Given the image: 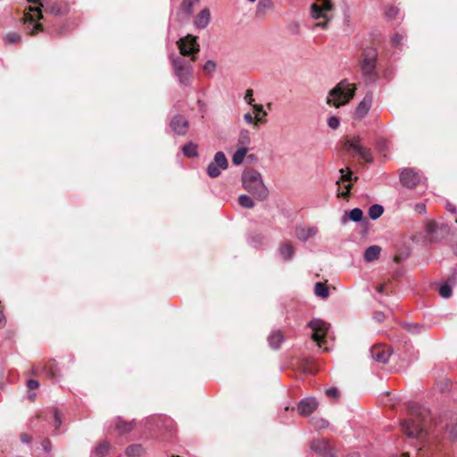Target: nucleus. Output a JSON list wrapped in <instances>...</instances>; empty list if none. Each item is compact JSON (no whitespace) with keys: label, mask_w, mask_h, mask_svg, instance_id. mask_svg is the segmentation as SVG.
Returning <instances> with one entry per match:
<instances>
[{"label":"nucleus","mask_w":457,"mask_h":457,"mask_svg":"<svg viewBox=\"0 0 457 457\" xmlns=\"http://www.w3.org/2000/svg\"><path fill=\"white\" fill-rule=\"evenodd\" d=\"M251 105L253 106V108L256 112H263V114H264V115H266V112H263V107H262V105H261V104H251Z\"/></svg>","instance_id":"nucleus-58"},{"label":"nucleus","mask_w":457,"mask_h":457,"mask_svg":"<svg viewBox=\"0 0 457 457\" xmlns=\"http://www.w3.org/2000/svg\"><path fill=\"white\" fill-rule=\"evenodd\" d=\"M254 119H255V118H254L251 113H249V112H248V113H245V114L244 115V120H245V122H247L248 124H252V123H253Z\"/></svg>","instance_id":"nucleus-52"},{"label":"nucleus","mask_w":457,"mask_h":457,"mask_svg":"<svg viewBox=\"0 0 457 457\" xmlns=\"http://www.w3.org/2000/svg\"><path fill=\"white\" fill-rule=\"evenodd\" d=\"M392 354V350L386 345H376L370 348V355L378 363L386 364Z\"/></svg>","instance_id":"nucleus-12"},{"label":"nucleus","mask_w":457,"mask_h":457,"mask_svg":"<svg viewBox=\"0 0 457 457\" xmlns=\"http://www.w3.org/2000/svg\"><path fill=\"white\" fill-rule=\"evenodd\" d=\"M145 453V449L140 444L130 445L125 450V454L128 457H142Z\"/></svg>","instance_id":"nucleus-25"},{"label":"nucleus","mask_w":457,"mask_h":457,"mask_svg":"<svg viewBox=\"0 0 457 457\" xmlns=\"http://www.w3.org/2000/svg\"><path fill=\"white\" fill-rule=\"evenodd\" d=\"M5 323V320H4V317L3 315V313L0 312V328H2Z\"/></svg>","instance_id":"nucleus-60"},{"label":"nucleus","mask_w":457,"mask_h":457,"mask_svg":"<svg viewBox=\"0 0 457 457\" xmlns=\"http://www.w3.org/2000/svg\"><path fill=\"white\" fill-rule=\"evenodd\" d=\"M318 407V402L313 397H306L303 399L298 404V412L306 416L314 411Z\"/></svg>","instance_id":"nucleus-19"},{"label":"nucleus","mask_w":457,"mask_h":457,"mask_svg":"<svg viewBox=\"0 0 457 457\" xmlns=\"http://www.w3.org/2000/svg\"><path fill=\"white\" fill-rule=\"evenodd\" d=\"M397 14H398V9L394 6L388 7L386 11V16L388 19H395V18H396Z\"/></svg>","instance_id":"nucleus-45"},{"label":"nucleus","mask_w":457,"mask_h":457,"mask_svg":"<svg viewBox=\"0 0 457 457\" xmlns=\"http://www.w3.org/2000/svg\"><path fill=\"white\" fill-rule=\"evenodd\" d=\"M284 340V337L279 330L273 331L268 338L270 347L278 349Z\"/></svg>","instance_id":"nucleus-29"},{"label":"nucleus","mask_w":457,"mask_h":457,"mask_svg":"<svg viewBox=\"0 0 457 457\" xmlns=\"http://www.w3.org/2000/svg\"><path fill=\"white\" fill-rule=\"evenodd\" d=\"M216 63L214 61L212 60H208L204 65V71L206 73V74H212L215 70H216Z\"/></svg>","instance_id":"nucleus-41"},{"label":"nucleus","mask_w":457,"mask_h":457,"mask_svg":"<svg viewBox=\"0 0 457 457\" xmlns=\"http://www.w3.org/2000/svg\"><path fill=\"white\" fill-rule=\"evenodd\" d=\"M378 50L375 47H365L359 60L360 70L367 83H375L378 79L377 72Z\"/></svg>","instance_id":"nucleus-3"},{"label":"nucleus","mask_w":457,"mask_h":457,"mask_svg":"<svg viewBox=\"0 0 457 457\" xmlns=\"http://www.w3.org/2000/svg\"><path fill=\"white\" fill-rule=\"evenodd\" d=\"M324 19H325V21H324L317 22V23L315 24V27H320V28H321V29H326V28H327V25H328V21H329V17H328V16H327V18H324Z\"/></svg>","instance_id":"nucleus-53"},{"label":"nucleus","mask_w":457,"mask_h":457,"mask_svg":"<svg viewBox=\"0 0 457 457\" xmlns=\"http://www.w3.org/2000/svg\"><path fill=\"white\" fill-rule=\"evenodd\" d=\"M110 450V445L106 441L100 442L92 451L90 457H105Z\"/></svg>","instance_id":"nucleus-27"},{"label":"nucleus","mask_w":457,"mask_h":457,"mask_svg":"<svg viewBox=\"0 0 457 457\" xmlns=\"http://www.w3.org/2000/svg\"><path fill=\"white\" fill-rule=\"evenodd\" d=\"M43 373L51 379H56L59 377V370L54 361H48L42 369Z\"/></svg>","instance_id":"nucleus-26"},{"label":"nucleus","mask_w":457,"mask_h":457,"mask_svg":"<svg viewBox=\"0 0 457 457\" xmlns=\"http://www.w3.org/2000/svg\"><path fill=\"white\" fill-rule=\"evenodd\" d=\"M318 233V228L314 226L312 227H297L295 229L296 237L303 241L306 242L309 238L313 237Z\"/></svg>","instance_id":"nucleus-20"},{"label":"nucleus","mask_w":457,"mask_h":457,"mask_svg":"<svg viewBox=\"0 0 457 457\" xmlns=\"http://www.w3.org/2000/svg\"><path fill=\"white\" fill-rule=\"evenodd\" d=\"M355 91V84L350 83L347 79H343L329 91L327 104L337 108L343 106L354 96Z\"/></svg>","instance_id":"nucleus-4"},{"label":"nucleus","mask_w":457,"mask_h":457,"mask_svg":"<svg viewBox=\"0 0 457 457\" xmlns=\"http://www.w3.org/2000/svg\"><path fill=\"white\" fill-rule=\"evenodd\" d=\"M453 253L457 256V243L453 245Z\"/></svg>","instance_id":"nucleus-62"},{"label":"nucleus","mask_w":457,"mask_h":457,"mask_svg":"<svg viewBox=\"0 0 457 457\" xmlns=\"http://www.w3.org/2000/svg\"><path fill=\"white\" fill-rule=\"evenodd\" d=\"M415 210H416L418 212L422 213V212H425V210H426V206H425V204H417L415 205Z\"/></svg>","instance_id":"nucleus-55"},{"label":"nucleus","mask_w":457,"mask_h":457,"mask_svg":"<svg viewBox=\"0 0 457 457\" xmlns=\"http://www.w3.org/2000/svg\"><path fill=\"white\" fill-rule=\"evenodd\" d=\"M28 2L38 4V6H29L26 8L21 19L25 31L33 36L43 30L42 25L38 23V21L43 19L41 7L44 5L39 0H28Z\"/></svg>","instance_id":"nucleus-6"},{"label":"nucleus","mask_w":457,"mask_h":457,"mask_svg":"<svg viewBox=\"0 0 457 457\" xmlns=\"http://www.w3.org/2000/svg\"><path fill=\"white\" fill-rule=\"evenodd\" d=\"M384 290H385V286H384V285H378V286L377 287V291H378V293H380V294H381V293H383V292H384Z\"/></svg>","instance_id":"nucleus-61"},{"label":"nucleus","mask_w":457,"mask_h":457,"mask_svg":"<svg viewBox=\"0 0 457 457\" xmlns=\"http://www.w3.org/2000/svg\"><path fill=\"white\" fill-rule=\"evenodd\" d=\"M134 428V422H126L122 420H120V418L117 419V422H116V429L121 433V434H124V433H128L129 431H131Z\"/></svg>","instance_id":"nucleus-31"},{"label":"nucleus","mask_w":457,"mask_h":457,"mask_svg":"<svg viewBox=\"0 0 457 457\" xmlns=\"http://www.w3.org/2000/svg\"><path fill=\"white\" fill-rule=\"evenodd\" d=\"M384 212V208L380 204H373L369 208V216L371 220L379 218Z\"/></svg>","instance_id":"nucleus-34"},{"label":"nucleus","mask_w":457,"mask_h":457,"mask_svg":"<svg viewBox=\"0 0 457 457\" xmlns=\"http://www.w3.org/2000/svg\"><path fill=\"white\" fill-rule=\"evenodd\" d=\"M428 415V411L420 405L411 407L410 418L401 423L403 431L407 436L418 438L423 432L422 420Z\"/></svg>","instance_id":"nucleus-2"},{"label":"nucleus","mask_w":457,"mask_h":457,"mask_svg":"<svg viewBox=\"0 0 457 457\" xmlns=\"http://www.w3.org/2000/svg\"><path fill=\"white\" fill-rule=\"evenodd\" d=\"M373 101V95L371 92L366 93L363 99L358 104L355 112L354 119L361 120L363 119L370 110L371 104Z\"/></svg>","instance_id":"nucleus-14"},{"label":"nucleus","mask_w":457,"mask_h":457,"mask_svg":"<svg viewBox=\"0 0 457 457\" xmlns=\"http://www.w3.org/2000/svg\"><path fill=\"white\" fill-rule=\"evenodd\" d=\"M211 20V13L207 8L203 9L195 19V26L199 29H205Z\"/></svg>","instance_id":"nucleus-21"},{"label":"nucleus","mask_w":457,"mask_h":457,"mask_svg":"<svg viewBox=\"0 0 457 457\" xmlns=\"http://www.w3.org/2000/svg\"><path fill=\"white\" fill-rule=\"evenodd\" d=\"M182 153L188 158H194L198 156V146L193 142H188L182 146Z\"/></svg>","instance_id":"nucleus-28"},{"label":"nucleus","mask_w":457,"mask_h":457,"mask_svg":"<svg viewBox=\"0 0 457 457\" xmlns=\"http://www.w3.org/2000/svg\"><path fill=\"white\" fill-rule=\"evenodd\" d=\"M381 247L373 245L366 248L364 251L363 258L367 262H371L377 259H378L380 253H381Z\"/></svg>","instance_id":"nucleus-23"},{"label":"nucleus","mask_w":457,"mask_h":457,"mask_svg":"<svg viewBox=\"0 0 457 457\" xmlns=\"http://www.w3.org/2000/svg\"><path fill=\"white\" fill-rule=\"evenodd\" d=\"M363 212L360 208H353L348 213V217L343 218V222H346L347 220H351L354 222H359L362 220Z\"/></svg>","instance_id":"nucleus-32"},{"label":"nucleus","mask_w":457,"mask_h":457,"mask_svg":"<svg viewBox=\"0 0 457 457\" xmlns=\"http://www.w3.org/2000/svg\"><path fill=\"white\" fill-rule=\"evenodd\" d=\"M178 47L179 49L180 56L190 57V61H195V54L200 51V46L197 42V37L191 34L179 38L177 41Z\"/></svg>","instance_id":"nucleus-7"},{"label":"nucleus","mask_w":457,"mask_h":457,"mask_svg":"<svg viewBox=\"0 0 457 457\" xmlns=\"http://www.w3.org/2000/svg\"><path fill=\"white\" fill-rule=\"evenodd\" d=\"M238 143L245 147L250 143V136L248 130H241L239 134Z\"/></svg>","instance_id":"nucleus-40"},{"label":"nucleus","mask_w":457,"mask_h":457,"mask_svg":"<svg viewBox=\"0 0 457 457\" xmlns=\"http://www.w3.org/2000/svg\"><path fill=\"white\" fill-rule=\"evenodd\" d=\"M340 125V120L336 116H330L328 119V126L332 129H337Z\"/></svg>","instance_id":"nucleus-43"},{"label":"nucleus","mask_w":457,"mask_h":457,"mask_svg":"<svg viewBox=\"0 0 457 457\" xmlns=\"http://www.w3.org/2000/svg\"><path fill=\"white\" fill-rule=\"evenodd\" d=\"M400 457H410V455L408 453H404Z\"/></svg>","instance_id":"nucleus-63"},{"label":"nucleus","mask_w":457,"mask_h":457,"mask_svg":"<svg viewBox=\"0 0 457 457\" xmlns=\"http://www.w3.org/2000/svg\"><path fill=\"white\" fill-rule=\"evenodd\" d=\"M311 449L323 456V457H333L334 453L332 449L329 447L328 442L324 439H316L313 440L311 444Z\"/></svg>","instance_id":"nucleus-18"},{"label":"nucleus","mask_w":457,"mask_h":457,"mask_svg":"<svg viewBox=\"0 0 457 457\" xmlns=\"http://www.w3.org/2000/svg\"><path fill=\"white\" fill-rule=\"evenodd\" d=\"M339 171L341 173V179L343 181L350 182L352 180V171L349 169L347 170L346 173H345L344 169H341Z\"/></svg>","instance_id":"nucleus-47"},{"label":"nucleus","mask_w":457,"mask_h":457,"mask_svg":"<svg viewBox=\"0 0 457 457\" xmlns=\"http://www.w3.org/2000/svg\"><path fill=\"white\" fill-rule=\"evenodd\" d=\"M238 203L244 208L252 209L254 207L253 200L247 195H241L238 197Z\"/></svg>","instance_id":"nucleus-36"},{"label":"nucleus","mask_w":457,"mask_h":457,"mask_svg":"<svg viewBox=\"0 0 457 457\" xmlns=\"http://www.w3.org/2000/svg\"><path fill=\"white\" fill-rule=\"evenodd\" d=\"M4 39L6 44H18L21 41V36L17 32H10Z\"/></svg>","instance_id":"nucleus-37"},{"label":"nucleus","mask_w":457,"mask_h":457,"mask_svg":"<svg viewBox=\"0 0 457 457\" xmlns=\"http://www.w3.org/2000/svg\"><path fill=\"white\" fill-rule=\"evenodd\" d=\"M403 40V36L402 34L395 33L391 38L392 46L397 47L402 44Z\"/></svg>","instance_id":"nucleus-44"},{"label":"nucleus","mask_w":457,"mask_h":457,"mask_svg":"<svg viewBox=\"0 0 457 457\" xmlns=\"http://www.w3.org/2000/svg\"><path fill=\"white\" fill-rule=\"evenodd\" d=\"M278 252L280 258L284 261H290L295 254L294 246L289 242L281 243L278 246Z\"/></svg>","instance_id":"nucleus-22"},{"label":"nucleus","mask_w":457,"mask_h":457,"mask_svg":"<svg viewBox=\"0 0 457 457\" xmlns=\"http://www.w3.org/2000/svg\"><path fill=\"white\" fill-rule=\"evenodd\" d=\"M242 185L257 200L264 201L269 196V190L263 182L262 176L256 170L250 169L242 173Z\"/></svg>","instance_id":"nucleus-1"},{"label":"nucleus","mask_w":457,"mask_h":457,"mask_svg":"<svg viewBox=\"0 0 457 457\" xmlns=\"http://www.w3.org/2000/svg\"><path fill=\"white\" fill-rule=\"evenodd\" d=\"M320 4H312L311 14L313 19L327 18V12L332 10V4L328 0H320Z\"/></svg>","instance_id":"nucleus-17"},{"label":"nucleus","mask_w":457,"mask_h":457,"mask_svg":"<svg viewBox=\"0 0 457 457\" xmlns=\"http://www.w3.org/2000/svg\"><path fill=\"white\" fill-rule=\"evenodd\" d=\"M360 137H353V138L347 139L345 142V149L347 151H353L360 155V157L367 162H370L372 161L371 153L369 149L363 147L360 144Z\"/></svg>","instance_id":"nucleus-11"},{"label":"nucleus","mask_w":457,"mask_h":457,"mask_svg":"<svg viewBox=\"0 0 457 457\" xmlns=\"http://www.w3.org/2000/svg\"><path fill=\"white\" fill-rule=\"evenodd\" d=\"M384 318H385V315L383 312H376L374 314V319L378 321V322H381L384 320Z\"/></svg>","instance_id":"nucleus-57"},{"label":"nucleus","mask_w":457,"mask_h":457,"mask_svg":"<svg viewBox=\"0 0 457 457\" xmlns=\"http://www.w3.org/2000/svg\"><path fill=\"white\" fill-rule=\"evenodd\" d=\"M253 89H247L245 92V101L250 105L253 104V103L254 101V99L253 98Z\"/></svg>","instance_id":"nucleus-48"},{"label":"nucleus","mask_w":457,"mask_h":457,"mask_svg":"<svg viewBox=\"0 0 457 457\" xmlns=\"http://www.w3.org/2000/svg\"><path fill=\"white\" fill-rule=\"evenodd\" d=\"M314 293L320 298H327L328 296V287L326 284L318 282L314 286Z\"/></svg>","instance_id":"nucleus-33"},{"label":"nucleus","mask_w":457,"mask_h":457,"mask_svg":"<svg viewBox=\"0 0 457 457\" xmlns=\"http://www.w3.org/2000/svg\"><path fill=\"white\" fill-rule=\"evenodd\" d=\"M228 167V159L223 152H217L212 162L207 166L206 171L210 178L215 179L219 177L221 170H227Z\"/></svg>","instance_id":"nucleus-9"},{"label":"nucleus","mask_w":457,"mask_h":457,"mask_svg":"<svg viewBox=\"0 0 457 457\" xmlns=\"http://www.w3.org/2000/svg\"><path fill=\"white\" fill-rule=\"evenodd\" d=\"M272 0H259L256 12L258 15H264L269 10L272 9Z\"/></svg>","instance_id":"nucleus-30"},{"label":"nucleus","mask_w":457,"mask_h":457,"mask_svg":"<svg viewBox=\"0 0 457 457\" xmlns=\"http://www.w3.org/2000/svg\"><path fill=\"white\" fill-rule=\"evenodd\" d=\"M170 61L174 75L177 77L179 85L190 87L193 81L194 61L187 60L174 54L170 55Z\"/></svg>","instance_id":"nucleus-5"},{"label":"nucleus","mask_w":457,"mask_h":457,"mask_svg":"<svg viewBox=\"0 0 457 457\" xmlns=\"http://www.w3.org/2000/svg\"><path fill=\"white\" fill-rule=\"evenodd\" d=\"M52 413H53V419H54V426L55 430H57L60 428V427L62 426V414L59 411V410L55 407H54L52 409Z\"/></svg>","instance_id":"nucleus-38"},{"label":"nucleus","mask_w":457,"mask_h":457,"mask_svg":"<svg viewBox=\"0 0 457 457\" xmlns=\"http://www.w3.org/2000/svg\"><path fill=\"white\" fill-rule=\"evenodd\" d=\"M46 10L54 16H59L66 14L70 7L64 0H54L46 3Z\"/></svg>","instance_id":"nucleus-16"},{"label":"nucleus","mask_w":457,"mask_h":457,"mask_svg":"<svg viewBox=\"0 0 457 457\" xmlns=\"http://www.w3.org/2000/svg\"><path fill=\"white\" fill-rule=\"evenodd\" d=\"M328 396L336 398L338 395V390L336 387H331L326 391Z\"/></svg>","instance_id":"nucleus-49"},{"label":"nucleus","mask_w":457,"mask_h":457,"mask_svg":"<svg viewBox=\"0 0 457 457\" xmlns=\"http://www.w3.org/2000/svg\"><path fill=\"white\" fill-rule=\"evenodd\" d=\"M421 174L412 169H406L402 171L400 180L407 187L412 188L421 181Z\"/></svg>","instance_id":"nucleus-13"},{"label":"nucleus","mask_w":457,"mask_h":457,"mask_svg":"<svg viewBox=\"0 0 457 457\" xmlns=\"http://www.w3.org/2000/svg\"><path fill=\"white\" fill-rule=\"evenodd\" d=\"M350 457H360L359 453H353V455H351Z\"/></svg>","instance_id":"nucleus-64"},{"label":"nucleus","mask_w":457,"mask_h":457,"mask_svg":"<svg viewBox=\"0 0 457 457\" xmlns=\"http://www.w3.org/2000/svg\"><path fill=\"white\" fill-rule=\"evenodd\" d=\"M42 447H43L44 451L50 452L52 449L51 442L48 439H45L42 442Z\"/></svg>","instance_id":"nucleus-51"},{"label":"nucleus","mask_w":457,"mask_h":457,"mask_svg":"<svg viewBox=\"0 0 457 457\" xmlns=\"http://www.w3.org/2000/svg\"><path fill=\"white\" fill-rule=\"evenodd\" d=\"M421 328H422V327H421V326H420V325H419V324H417V323H415V324H414V323H411V324H408V325L406 326V329H407L408 331L411 332V333H419V332H420Z\"/></svg>","instance_id":"nucleus-46"},{"label":"nucleus","mask_w":457,"mask_h":457,"mask_svg":"<svg viewBox=\"0 0 457 457\" xmlns=\"http://www.w3.org/2000/svg\"><path fill=\"white\" fill-rule=\"evenodd\" d=\"M308 327L312 330V338L320 346V342L326 337L329 325L320 319H314L308 323Z\"/></svg>","instance_id":"nucleus-10"},{"label":"nucleus","mask_w":457,"mask_h":457,"mask_svg":"<svg viewBox=\"0 0 457 457\" xmlns=\"http://www.w3.org/2000/svg\"><path fill=\"white\" fill-rule=\"evenodd\" d=\"M247 153L246 147H241L236 151V153L232 156V162L235 165H239L243 162L244 158Z\"/></svg>","instance_id":"nucleus-35"},{"label":"nucleus","mask_w":457,"mask_h":457,"mask_svg":"<svg viewBox=\"0 0 457 457\" xmlns=\"http://www.w3.org/2000/svg\"><path fill=\"white\" fill-rule=\"evenodd\" d=\"M312 425L315 428L322 429L328 426V422L323 419H312Z\"/></svg>","instance_id":"nucleus-42"},{"label":"nucleus","mask_w":457,"mask_h":457,"mask_svg":"<svg viewBox=\"0 0 457 457\" xmlns=\"http://www.w3.org/2000/svg\"><path fill=\"white\" fill-rule=\"evenodd\" d=\"M170 127L175 134L184 136L188 130V120L184 116L177 114L171 119Z\"/></svg>","instance_id":"nucleus-15"},{"label":"nucleus","mask_w":457,"mask_h":457,"mask_svg":"<svg viewBox=\"0 0 457 457\" xmlns=\"http://www.w3.org/2000/svg\"><path fill=\"white\" fill-rule=\"evenodd\" d=\"M351 187H352L351 184L345 185V190L341 193V196L342 197H346L349 195V193H350Z\"/></svg>","instance_id":"nucleus-54"},{"label":"nucleus","mask_w":457,"mask_h":457,"mask_svg":"<svg viewBox=\"0 0 457 457\" xmlns=\"http://www.w3.org/2000/svg\"><path fill=\"white\" fill-rule=\"evenodd\" d=\"M428 239L431 242L439 241L443 239L449 232L447 224L444 222H437L429 220L425 228Z\"/></svg>","instance_id":"nucleus-8"},{"label":"nucleus","mask_w":457,"mask_h":457,"mask_svg":"<svg viewBox=\"0 0 457 457\" xmlns=\"http://www.w3.org/2000/svg\"><path fill=\"white\" fill-rule=\"evenodd\" d=\"M439 295L443 298H449L452 295V287L449 284L445 283L439 287Z\"/></svg>","instance_id":"nucleus-39"},{"label":"nucleus","mask_w":457,"mask_h":457,"mask_svg":"<svg viewBox=\"0 0 457 457\" xmlns=\"http://www.w3.org/2000/svg\"><path fill=\"white\" fill-rule=\"evenodd\" d=\"M28 388L29 390L37 389L39 386V383L37 380L29 379L27 383Z\"/></svg>","instance_id":"nucleus-50"},{"label":"nucleus","mask_w":457,"mask_h":457,"mask_svg":"<svg viewBox=\"0 0 457 457\" xmlns=\"http://www.w3.org/2000/svg\"><path fill=\"white\" fill-rule=\"evenodd\" d=\"M446 210L448 212H451L453 213H455L456 212V208L453 204H450V203H447L446 204Z\"/></svg>","instance_id":"nucleus-59"},{"label":"nucleus","mask_w":457,"mask_h":457,"mask_svg":"<svg viewBox=\"0 0 457 457\" xmlns=\"http://www.w3.org/2000/svg\"><path fill=\"white\" fill-rule=\"evenodd\" d=\"M21 440L24 444H29L31 441V436L27 434H22L21 436Z\"/></svg>","instance_id":"nucleus-56"},{"label":"nucleus","mask_w":457,"mask_h":457,"mask_svg":"<svg viewBox=\"0 0 457 457\" xmlns=\"http://www.w3.org/2000/svg\"><path fill=\"white\" fill-rule=\"evenodd\" d=\"M200 0H183L180 4L179 15L185 14L186 18H189L193 13V7Z\"/></svg>","instance_id":"nucleus-24"}]
</instances>
